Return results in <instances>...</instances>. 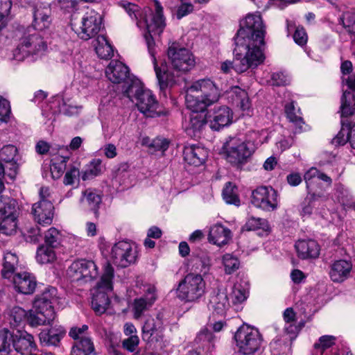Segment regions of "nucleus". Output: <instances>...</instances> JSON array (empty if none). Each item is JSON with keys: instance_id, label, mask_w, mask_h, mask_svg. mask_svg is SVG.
<instances>
[{"instance_id": "nucleus-40", "label": "nucleus", "mask_w": 355, "mask_h": 355, "mask_svg": "<svg viewBox=\"0 0 355 355\" xmlns=\"http://www.w3.org/2000/svg\"><path fill=\"white\" fill-rule=\"evenodd\" d=\"M18 259L15 254L6 252L3 257L1 275L3 278L10 279L13 275Z\"/></svg>"}, {"instance_id": "nucleus-48", "label": "nucleus", "mask_w": 355, "mask_h": 355, "mask_svg": "<svg viewBox=\"0 0 355 355\" xmlns=\"http://www.w3.org/2000/svg\"><path fill=\"white\" fill-rule=\"evenodd\" d=\"M285 112L289 121L296 126V131H301L304 122L302 117L297 114L293 102L285 105Z\"/></svg>"}, {"instance_id": "nucleus-13", "label": "nucleus", "mask_w": 355, "mask_h": 355, "mask_svg": "<svg viewBox=\"0 0 355 355\" xmlns=\"http://www.w3.org/2000/svg\"><path fill=\"white\" fill-rule=\"evenodd\" d=\"M251 202L263 211H272L278 207L277 192L271 187H259L252 193Z\"/></svg>"}, {"instance_id": "nucleus-30", "label": "nucleus", "mask_w": 355, "mask_h": 355, "mask_svg": "<svg viewBox=\"0 0 355 355\" xmlns=\"http://www.w3.org/2000/svg\"><path fill=\"white\" fill-rule=\"evenodd\" d=\"M231 238V231L222 225H214L209 230V241L218 246L227 243Z\"/></svg>"}, {"instance_id": "nucleus-14", "label": "nucleus", "mask_w": 355, "mask_h": 355, "mask_svg": "<svg viewBox=\"0 0 355 355\" xmlns=\"http://www.w3.org/2000/svg\"><path fill=\"white\" fill-rule=\"evenodd\" d=\"M67 275L72 282H87L97 276V267L92 261L77 260L71 264L67 270Z\"/></svg>"}, {"instance_id": "nucleus-21", "label": "nucleus", "mask_w": 355, "mask_h": 355, "mask_svg": "<svg viewBox=\"0 0 355 355\" xmlns=\"http://www.w3.org/2000/svg\"><path fill=\"white\" fill-rule=\"evenodd\" d=\"M207 121L212 130H219L221 128L228 125L232 122V114L227 106L215 107L207 114Z\"/></svg>"}, {"instance_id": "nucleus-28", "label": "nucleus", "mask_w": 355, "mask_h": 355, "mask_svg": "<svg viewBox=\"0 0 355 355\" xmlns=\"http://www.w3.org/2000/svg\"><path fill=\"white\" fill-rule=\"evenodd\" d=\"M230 306L227 295L225 291H214L208 303V308L213 313L223 315Z\"/></svg>"}, {"instance_id": "nucleus-4", "label": "nucleus", "mask_w": 355, "mask_h": 355, "mask_svg": "<svg viewBox=\"0 0 355 355\" xmlns=\"http://www.w3.org/2000/svg\"><path fill=\"white\" fill-rule=\"evenodd\" d=\"M124 95L132 101H136L138 110L146 117H157L164 114V111L155 96L149 89H144L139 80H133L124 90Z\"/></svg>"}, {"instance_id": "nucleus-54", "label": "nucleus", "mask_w": 355, "mask_h": 355, "mask_svg": "<svg viewBox=\"0 0 355 355\" xmlns=\"http://www.w3.org/2000/svg\"><path fill=\"white\" fill-rule=\"evenodd\" d=\"M341 21L343 27L350 34H355V12L347 11L343 14Z\"/></svg>"}, {"instance_id": "nucleus-18", "label": "nucleus", "mask_w": 355, "mask_h": 355, "mask_svg": "<svg viewBox=\"0 0 355 355\" xmlns=\"http://www.w3.org/2000/svg\"><path fill=\"white\" fill-rule=\"evenodd\" d=\"M106 77L113 83H123V93L124 90L131 85L133 80H138L130 74L129 68L117 60H112L105 69Z\"/></svg>"}, {"instance_id": "nucleus-17", "label": "nucleus", "mask_w": 355, "mask_h": 355, "mask_svg": "<svg viewBox=\"0 0 355 355\" xmlns=\"http://www.w3.org/2000/svg\"><path fill=\"white\" fill-rule=\"evenodd\" d=\"M146 42L148 52L153 60V67L157 79L158 85L162 90L175 83V77L170 73L166 69V63H162L161 67L158 66L157 59L155 56V41L152 37L146 35Z\"/></svg>"}, {"instance_id": "nucleus-41", "label": "nucleus", "mask_w": 355, "mask_h": 355, "mask_svg": "<svg viewBox=\"0 0 355 355\" xmlns=\"http://www.w3.org/2000/svg\"><path fill=\"white\" fill-rule=\"evenodd\" d=\"M54 103L58 104L59 112L66 116L77 115L81 110L82 107L73 105L69 99L64 100L57 97Z\"/></svg>"}, {"instance_id": "nucleus-43", "label": "nucleus", "mask_w": 355, "mask_h": 355, "mask_svg": "<svg viewBox=\"0 0 355 355\" xmlns=\"http://www.w3.org/2000/svg\"><path fill=\"white\" fill-rule=\"evenodd\" d=\"M36 259L37 262L42 264L53 262L56 259L54 248L46 245L40 246L37 249Z\"/></svg>"}, {"instance_id": "nucleus-25", "label": "nucleus", "mask_w": 355, "mask_h": 355, "mask_svg": "<svg viewBox=\"0 0 355 355\" xmlns=\"http://www.w3.org/2000/svg\"><path fill=\"white\" fill-rule=\"evenodd\" d=\"M101 201V196L97 191L89 188L82 191L80 205L83 209L93 211L97 216Z\"/></svg>"}, {"instance_id": "nucleus-60", "label": "nucleus", "mask_w": 355, "mask_h": 355, "mask_svg": "<svg viewBox=\"0 0 355 355\" xmlns=\"http://www.w3.org/2000/svg\"><path fill=\"white\" fill-rule=\"evenodd\" d=\"M169 146V141L165 138L157 137L152 141L149 145L150 149H154V151L166 150Z\"/></svg>"}, {"instance_id": "nucleus-3", "label": "nucleus", "mask_w": 355, "mask_h": 355, "mask_svg": "<svg viewBox=\"0 0 355 355\" xmlns=\"http://www.w3.org/2000/svg\"><path fill=\"white\" fill-rule=\"evenodd\" d=\"M119 6L132 20L137 21L138 27L146 28L147 33L144 34L145 38L146 35H148L154 39V36L159 35L162 33L165 23L163 8L158 1H154V13L149 8L141 11L139 6L128 1H121Z\"/></svg>"}, {"instance_id": "nucleus-27", "label": "nucleus", "mask_w": 355, "mask_h": 355, "mask_svg": "<svg viewBox=\"0 0 355 355\" xmlns=\"http://www.w3.org/2000/svg\"><path fill=\"white\" fill-rule=\"evenodd\" d=\"M207 151L202 147L191 145L184 150V159L190 165L198 166L202 165L207 157Z\"/></svg>"}, {"instance_id": "nucleus-26", "label": "nucleus", "mask_w": 355, "mask_h": 355, "mask_svg": "<svg viewBox=\"0 0 355 355\" xmlns=\"http://www.w3.org/2000/svg\"><path fill=\"white\" fill-rule=\"evenodd\" d=\"M35 313V309L26 311L21 306H13L8 309L9 323L13 328L24 327L27 322L30 324L31 314Z\"/></svg>"}, {"instance_id": "nucleus-44", "label": "nucleus", "mask_w": 355, "mask_h": 355, "mask_svg": "<svg viewBox=\"0 0 355 355\" xmlns=\"http://www.w3.org/2000/svg\"><path fill=\"white\" fill-rule=\"evenodd\" d=\"M0 232L5 235H12L17 228V216H0Z\"/></svg>"}, {"instance_id": "nucleus-19", "label": "nucleus", "mask_w": 355, "mask_h": 355, "mask_svg": "<svg viewBox=\"0 0 355 355\" xmlns=\"http://www.w3.org/2000/svg\"><path fill=\"white\" fill-rule=\"evenodd\" d=\"M304 179L306 184L307 191L312 198H325L324 192L322 190L318 191V181L322 180L328 186H330L332 183L330 177L316 168L312 167L305 173Z\"/></svg>"}, {"instance_id": "nucleus-59", "label": "nucleus", "mask_w": 355, "mask_h": 355, "mask_svg": "<svg viewBox=\"0 0 355 355\" xmlns=\"http://www.w3.org/2000/svg\"><path fill=\"white\" fill-rule=\"evenodd\" d=\"M308 194L306 198H305L304 201L302 204V209H301V215L302 216H309L312 214L313 205V203L320 200V198H312L311 196L309 194V192L307 191Z\"/></svg>"}, {"instance_id": "nucleus-15", "label": "nucleus", "mask_w": 355, "mask_h": 355, "mask_svg": "<svg viewBox=\"0 0 355 355\" xmlns=\"http://www.w3.org/2000/svg\"><path fill=\"white\" fill-rule=\"evenodd\" d=\"M46 44L37 34H31L21 39L19 44L13 53L16 60L21 61L31 54H36L44 51Z\"/></svg>"}, {"instance_id": "nucleus-46", "label": "nucleus", "mask_w": 355, "mask_h": 355, "mask_svg": "<svg viewBox=\"0 0 355 355\" xmlns=\"http://www.w3.org/2000/svg\"><path fill=\"white\" fill-rule=\"evenodd\" d=\"M336 338L332 336H322L318 343L314 345L313 355H323L324 351L335 343Z\"/></svg>"}, {"instance_id": "nucleus-32", "label": "nucleus", "mask_w": 355, "mask_h": 355, "mask_svg": "<svg viewBox=\"0 0 355 355\" xmlns=\"http://www.w3.org/2000/svg\"><path fill=\"white\" fill-rule=\"evenodd\" d=\"M200 112H193L190 115L189 123L186 128L187 134L191 137H197L207 121V115Z\"/></svg>"}, {"instance_id": "nucleus-38", "label": "nucleus", "mask_w": 355, "mask_h": 355, "mask_svg": "<svg viewBox=\"0 0 355 355\" xmlns=\"http://www.w3.org/2000/svg\"><path fill=\"white\" fill-rule=\"evenodd\" d=\"M231 98L233 103L243 110H248L250 102L247 92L239 87H233L230 90Z\"/></svg>"}, {"instance_id": "nucleus-45", "label": "nucleus", "mask_w": 355, "mask_h": 355, "mask_svg": "<svg viewBox=\"0 0 355 355\" xmlns=\"http://www.w3.org/2000/svg\"><path fill=\"white\" fill-rule=\"evenodd\" d=\"M61 240L62 234L55 227H51L45 232L44 243L46 246L56 248L60 245Z\"/></svg>"}, {"instance_id": "nucleus-11", "label": "nucleus", "mask_w": 355, "mask_h": 355, "mask_svg": "<svg viewBox=\"0 0 355 355\" xmlns=\"http://www.w3.org/2000/svg\"><path fill=\"white\" fill-rule=\"evenodd\" d=\"M167 55L173 69L178 71H188L195 66L193 54L188 49L180 47L177 42L170 44Z\"/></svg>"}, {"instance_id": "nucleus-63", "label": "nucleus", "mask_w": 355, "mask_h": 355, "mask_svg": "<svg viewBox=\"0 0 355 355\" xmlns=\"http://www.w3.org/2000/svg\"><path fill=\"white\" fill-rule=\"evenodd\" d=\"M79 175L80 171L78 167L76 166H71L65 173L63 181L64 184L66 185L73 184L75 180L79 176Z\"/></svg>"}, {"instance_id": "nucleus-52", "label": "nucleus", "mask_w": 355, "mask_h": 355, "mask_svg": "<svg viewBox=\"0 0 355 355\" xmlns=\"http://www.w3.org/2000/svg\"><path fill=\"white\" fill-rule=\"evenodd\" d=\"M351 127L342 121V128L337 135L333 139L332 143L337 145H344L347 141L350 143L349 135H351Z\"/></svg>"}, {"instance_id": "nucleus-53", "label": "nucleus", "mask_w": 355, "mask_h": 355, "mask_svg": "<svg viewBox=\"0 0 355 355\" xmlns=\"http://www.w3.org/2000/svg\"><path fill=\"white\" fill-rule=\"evenodd\" d=\"M223 262L227 274L233 273L240 266L238 259L230 254H226L223 257Z\"/></svg>"}, {"instance_id": "nucleus-6", "label": "nucleus", "mask_w": 355, "mask_h": 355, "mask_svg": "<svg viewBox=\"0 0 355 355\" xmlns=\"http://www.w3.org/2000/svg\"><path fill=\"white\" fill-rule=\"evenodd\" d=\"M262 142L254 140L251 142L237 137H230L223 146L225 158L233 165H241L247 162L255 149Z\"/></svg>"}, {"instance_id": "nucleus-8", "label": "nucleus", "mask_w": 355, "mask_h": 355, "mask_svg": "<svg viewBox=\"0 0 355 355\" xmlns=\"http://www.w3.org/2000/svg\"><path fill=\"white\" fill-rule=\"evenodd\" d=\"M113 277L114 268L109 262H107L104 266L100 281L92 290V307L98 315L104 313L110 304L107 292L112 290Z\"/></svg>"}, {"instance_id": "nucleus-42", "label": "nucleus", "mask_w": 355, "mask_h": 355, "mask_svg": "<svg viewBox=\"0 0 355 355\" xmlns=\"http://www.w3.org/2000/svg\"><path fill=\"white\" fill-rule=\"evenodd\" d=\"M223 196L224 200L227 204L239 206L241 204L240 199L238 196V189L232 182H227L223 191Z\"/></svg>"}, {"instance_id": "nucleus-2", "label": "nucleus", "mask_w": 355, "mask_h": 355, "mask_svg": "<svg viewBox=\"0 0 355 355\" xmlns=\"http://www.w3.org/2000/svg\"><path fill=\"white\" fill-rule=\"evenodd\" d=\"M222 90L210 78L193 82L186 90L185 102L192 112H204L208 107L218 102Z\"/></svg>"}, {"instance_id": "nucleus-16", "label": "nucleus", "mask_w": 355, "mask_h": 355, "mask_svg": "<svg viewBox=\"0 0 355 355\" xmlns=\"http://www.w3.org/2000/svg\"><path fill=\"white\" fill-rule=\"evenodd\" d=\"M137 257L136 249L129 242L119 241L112 248L111 258L114 263L119 267L125 268L134 263Z\"/></svg>"}, {"instance_id": "nucleus-22", "label": "nucleus", "mask_w": 355, "mask_h": 355, "mask_svg": "<svg viewBox=\"0 0 355 355\" xmlns=\"http://www.w3.org/2000/svg\"><path fill=\"white\" fill-rule=\"evenodd\" d=\"M70 155L67 146L59 147L58 153L53 154L50 170L53 179H58L62 175Z\"/></svg>"}, {"instance_id": "nucleus-1", "label": "nucleus", "mask_w": 355, "mask_h": 355, "mask_svg": "<svg viewBox=\"0 0 355 355\" xmlns=\"http://www.w3.org/2000/svg\"><path fill=\"white\" fill-rule=\"evenodd\" d=\"M266 30L260 14H248L241 22V28L235 37L236 70L247 71L261 64L264 59Z\"/></svg>"}, {"instance_id": "nucleus-51", "label": "nucleus", "mask_w": 355, "mask_h": 355, "mask_svg": "<svg viewBox=\"0 0 355 355\" xmlns=\"http://www.w3.org/2000/svg\"><path fill=\"white\" fill-rule=\"evenodd\" d=\"M101 173V161L100 159L92 160L86 170L83 173L82 179L83 180L92 179L100 175Z\"/></svg>"}, {"instance_id": "nucleus-5", "label": "nucleus", "mask_w": 355, "mask_h": 355, "mask_svg": "<svg viewBox=\"0 0 355 355\" xmlns=\"http://www.w3.org/2000/svg\"><path fill=\"white\" fill-rule=\"evenodd\" d=\"M58 291L55 287L48 286L33 302L35 313L31 314L30 326L37 327L50 324L55 318L53 306L58 300Z\"/></svg>"}, {"instance_id": "nucleus-23", "label": "nucleus", "mask_w": 355, "mask_h": 355, "mask_svg": "<svg viewBox=\"0 0 355 355\" xmlns=\"http://www.w3.org/2000/svg\"><path fill=\"white\" fill-rule=\"evenodd\" d=\"M12 281L15 290L24 295L32 294L37 286L35 277L26 272L15 275Z\"/></svg>"}, {"instance_id": "nucleus-55", "label": "nucleus", "mask_w": 355, "mask_h": 355, "mask_svg": "<svg viewBox=\"0 0 355 355\" xmlns=\"http://www.w3.org/2000/svg\"><path fill=\"white\" fill-rule=\"evenodd\" d=\"M17 149L12 145L3 146L0 151V159L6 163H12L17 155Z\"/></svg>"}, {"instance_id": "nucleus-64", "label": "nucleus", "mask_w": 355, "mask_h": 355, "mask_svg": "<svg viewBox=\"0 0 355 355\" xmlns=\"http://www.w3.org/2000/svg\"><path fill=\"white\" fill-rule=\"evenodd\" d=\"M145 293L141 298H144L145 301L150 306L155 302L156 295V288L153 285H146L145 286Z\"/></svg>"}, {"instance_id": "nucleus-57", "label": "nucleus", "mask_w": 355, "mask_h": 355, "mask_svg": "<svg viewBox=\"0 0 355 355\" xmlns=\"http://www.w3.org/2000/svg\"><path fill=\"white\" fill-rule=\"evenodd\" d=\"M150 305H149L144 298L135 299L133 304L134 316L136 319L139 318L144 312L147 310Z\"/></svg>"}, {"instance_id": "nucleus-9", "label": "nucleus", "mask_w": 355, "mask_h": 355, "mask_svg": "<svg viewBox=\"0 0 355 355\" xmlns=\"http://www.w3.org/2000/svg\"><path fill=\"white\" fill-rule=\"evenodd\" d=\"M234 338L239 348L237 355H257L262 343L258 329L245 324L237 329Z\"/></svg>"}, {"instance_id": "nucleus-56", "label": "nucleus", "mask_w": 355, "mask_h": 355, "mask_svg": "<svg viewBox=\"0 0 355 355\" xmlns=\"http://www.w3.org/2000/svg\"><path fill=\"white\" fill-rule=\"evenodd\" d=\"M87 330L88 326L86 324H84L80 327H74L71 328L69 335L74 340V342L83 340V338H91L87 336Z\"/></svg>"}, {"instance_id": "nucleus-61", "label": "nucleus", "mask_w": 355, "mask_h": 355, "mask_svg": "<svg viewBox=\"0 0 355 355\" xmlns=\"http://www.w3.org/2000/svg\"><path fill=\"white\" fill-rule=\"evenodd\" d=\"M78 0H58L57 6L64 12H71L76 10Z\"/></svg>"}, {"instance_id": "nucleus-20", "label": "nucleus", "mask_w": 355, "mask_h": 355, "mask_svg": "<svg viewBox=\"0 0 355 355\" xmlns=\"http://www.w3.org/2000/svg\"><path fill=\"white\" fill-rule=\"evenodd\" d=\"M31 214L38 224L51 225L54 216V206L50 200H39L33 205Z\"/></svg>"}, {"instance_id": "nucleus-7", "label": "nucleus", "mask_w": 355, "mask_h": 355, "mask_svg": "<svg viewBox=\"0 0 355 355\" xmlns=\"http://www.w3.org/2000/svg\"><path fill=\"white\" fill-rule=\"evenodd\" d=\"M11 342L15 349L21 354L31 352L36 345L33 336L25 331L17 330L10 333L8 329L0 330V355H8Z\"/></svg>"}, {"instance_id": "nucleus-50", "label": "nucleus", "mask_w": 355, "mask_h": 355, "mask_svg": "<svg viewBox=\"0 0 355 355\" xmlns=\"http://www.w3.org/2000/svg\"><path fill=\"white\" fill-rule=\"evenodd\" d=\"M336 196L339 203L344 208H349L354 206V202L349 191L342 185H338L336 190Z\"/></svg>"}, {"instance_id": "nucleus-36", "label": "nucleus", "mask_w": 355, "mask_h": 355, "mask_svg": "<svg viewBox=\"0 0 355 355\" xmlns=\"http://www.w3.org/2000/svg\"><path fill=\"white\" fill-rule=\"evenodd\" d=\"M71 355H96L95 347L92 338H83L75 341Z\"/></svg>"}, {"instance_id": "nucleus-62", "label": "nucleus", "mask_w": 355, "mask_h": 355, "mask_svg": "<svg viewBox=\"0 0 355 355\" xmlns=\"http://www.w3.org/2000/svg\"><path fill=\"white\" fill-rule=\"evenodd\" d=\"M139 344V338L137 335L130 336L122 342L123 347L130 352H135Z\"/></svg>"}, {"instance_id": "nucleus-39", "label": "nucleus", "mask_w": 355, "mask_h": 355, "mask_svg": "<svg viewBox=\"0 0 355 355\" xmlns=\"http://www.w3.org/2000/svg\"><path fill=\"white\" fill-rule=\"evenodd\" d=\"M18 203L16 200L4 195L0 196V216H17Z\"/></svg>"}, {"instance_id": "nucleus-37", "label": "nucleus", "mask_w": 355, "mask_h": 355, "mask_svg": "<svg viewBox=\"0 0 355 355\" xmlns=\"http://www.w3.org/2000/svg\"><path fill=\"white\" fill-rule=\"evenodd\" d=\"M355 112V94L345 90L341 98V117H347Z\"/></svg>"}, {"instance_id": "nucleus-49", "label": "nucleus", "mask_w": 355, "mask_h": 355, "mask_svg": "<svg viewBox=\"0 0 355 355\" xmlns=\"http://www.w3.org/2000/svg\"><path fill=\"white\" fill-rule=\"evenodd\" d=\"M160 321L156 322L153 318H148L145 321L143 327V339L148 340L155 331L160 328Z\"/></svg>"}, {"instance_id": "nucleus-12", "label": "nucleus", "mask_w": 355, "mask_h": 355, "mask_svg": "<svg viewBox=\"0 0 355 355\" xmlns=\"http://www.w3.org/2000/svg\"><path fill=\"white\" fill-rule=\"evenodd\" d=\"M101 24V15L93 9H88L82 17L78 26L75 28V32L80 39L88 40L98 33Z\"/></svg>"}, {"instance_id": "nucleus-47", "label": "nucleus", "mask_w": 355, "mask_h": 355, "mask_svg": "<svg viewBox=\"0 0 355 355\" xmlns=\"http://www.w3.org/2000/svg\"><path fill=\"white\" fill-rule=\"evenodd\" d=\"M245 227L249 231L262 230L266 233L269 232L270 229L266 219L255 217H250L248 220Z\"/></svg>"}, {"instance_id": "nucleus-31", "label": "nucleus", "mask_w": 355, "mask_h": 355, "mask_svg": "<svg viewBox=\"0 0 355 355\" xmlns=\"http://www.w3.org/2000/svg\"><path fill=\"white\" fill-rule=\"evenodd\" d=\"M215 342L216 337L206 328L201 329L195 339L198 347L207 354H211L214 350Z\"/></svg>"}, {"instance_id": "nucleus-34", "label": "nucleus", "mask_w": 355, "mask_h": 355, "mask_svg": "<svg viewBox=\"0 0 355 355\" xmlns=\"http://www.w3.org/2000/svg\"><path fill=\"white\" fill-rule=\"evenodd\" d=\"M49 7L36 6L33 12V26L35 29L42 31L49 27L50 24Z\"/></svg>"}, {"instance_id": "nucleus-29", "label": "nucleus", "mask_w": 355, "mask_h": 355, "mask_svg": "<svg viewBox=\"0 0 355 355\" xmlns=\"http://www.w3.org/2000/svg\"><path fill=\"white\" fill-rule=\"evenodd\" d=\"M297 255L302 259L316 258L320 254V248L314 240H301L295 243Z\"/></svg>"}, {"instance_id": "nucleus-35", "label": "nucleus", "mask_w": 355, "mask_h": 355, "mask_svg": "<svg viewBox=\"0 0 355 355\" xmlns=\"http://www.w3.org/2000/svg\"><path fill=\"white\" fill-rule=\"evenodd\" d=\"M96 53L102 59H110L113 55V49L105 36L98 35L94 41Z\"/></svg>"}, {"instance_id": "nucleus-58", "label": "nucleus", "mask_w": 355, "mask_h": 355, "mask_svg": "<svg viewBox=\"0 0 355 355\" xmlns=\"http://www.w3.org/2000/svg\"><path fill=\"white\" fill-rule=\"evenodd\" d=\"M10 114V106L9 102L3 98H0V124L7 123Z\"/></svg>"}, {"instance_id": "nucleus-10", "label": "nucleus", "mask_w": 355, "mask_h": 355, "mask_svg": "<svg viewBox=\"0 0 355 355\" xmlns=\"http://www.w3.org/2000/svg\"><path fill=\"white\" fill-rule=\"evenodd\" d=\"M205 285L200 275L189 273L179 282L176 288V296L185 302H196L205 294Z\"/></svg>"}, {"instance_id": "nucleus-24", "label": "nucleus", "mask_w": 355, "mask_h": 355, "mask_svg": "<svg viewBox=\"0 0 355 355\" xmlns=\"http://www.w3.org/2000/svg\"><path fill=\"white\" fill-rule=\"evenodd\" d=\"M352 269L350 261L345 259L335 261L330 266L329 277L334 282H343L349 277Z\"/></svg>"}, {"instance_id": "nucleus-33", "label": "nucleus", "mask_w": 355, "mask_h": 355, "mask_svg": "<svg viewBox=\"0 0 355 355\" xmlns=\"http://www.w3.org/2000/svg\"><path fill=\"white\" fill-rule=\"evenodd\" d=\"M65 334L62 327H53L49 330H43L39 334L40 342L46 345L56 346Z\"/></svg>"}]
</instances>
